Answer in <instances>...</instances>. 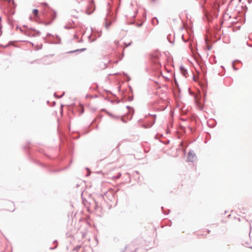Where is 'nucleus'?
I'll use <instances>...</instances> for the list:
<instances>
[{"label": "nucleus", "mask_w": 252, "mask_h": 252, "mask_svg": "<svg viewBox=\"0 0 252 252\" xmlns=\"http://www.w3.org/2000/svg\"><path fill=\"white\" fill-rule=\"evenodd\" d=\"M180 70L182 74L186 77H187L188 71L186 68H185L183 66L180 67Z\"/></svg>", "instance_id": "20e7f679"}, {"label": "nucleus", "mask_w": 252, "mask_h": 252, "mask_svg": "<svg viewBox=\"0 0 252 252\" xmlns=\"http://www.w3.org/2000/svg\"><path fill=\"white\" fill-rule=\"evenodd\" d=\"M121 176V174H119V175L117 177V179L119 178Z\"/></svg>", "instance_id": "423d86ee"}, {"label": "nucleus", "mask_w": 252, "mask_h": 252, "mask_svg": "<svg viewBox=\"0 0 252 252\" xmlns=\"http://www.w3.org/2000/svg\"><path fill=\"white\" fill-rule=\"evenodd\" d=\"M232 67L234 68V64H232Z\"/></svg>", "instance_id": "6e6552de"}, {"label": "nucleus", "mask_w": 252, "mask_h": 252, "mask_svg": "<svg viewBox=\"0 0 252 252\" xmlns=\"http://www.w3.org/2000/svg\"><path fill=\"white\" fill-rule=\"evenodd\" d=\"M195 158V154L191 152L188 154V160L189 161H193Z\"/></svg>", "instance_id": "7ed1b4c3"}, {"label": "nucleus", "mask_w": 252, "mask_h": 252, "mask_svg": "<svg viewBox=\"0 0 252 252\" xmlns=\"http://www.w3.org/2000/svg\"><path fill=\"white\" fill-rule=\"evenodd\" d=\"M32 14H33V15L35 17H37L38 16V10L36 9H34L32 10Z\"/></svg>", "instance_id": "39448f33"}, {"label": "nucleus", "mask_w": 252, "mask_h": 252, "mask_svg": "<svg viewBox=\"0 0 252 252\" xmlns=\"http://www.w3.org/2000/svg\"><path fill=\"white\" fill-rule=\"evenodd\" d=\"M210 233V231L208 230L207 233L209 234Z\"/></svg>", "instance_id": "0eeeda50"}, {"label": "nucleus", "mask_w": 252, "mask_h": 252, "mask_svg": "<svg viewBox=\"0 0 252 252\" xmlns=\"http://www.w3.org/2000/svg\"><path fill=\"white\" fill-rule=\"evenodd\" d=\"M94 2L92 1L90 3L89 6L86 10L87 13L90 14L94 11Z\"/></svg>", "instance_id": "f257e3e1"}, {"label": "nucleus", "mask_w": 252, "mask_h": 252, "mask_svg": "<svg viewBox=\"0 0 252 252\" xmlns=\"http://www.w3.org/2000/svg\"><path fill=\"white\" fill-rule=\"evenodd\" d=\"M7 210L9 212H13L15 210V206L13 202H9L7 205Z\"/></svg>", "instance_id": "f03ea898"}]
</instances>
